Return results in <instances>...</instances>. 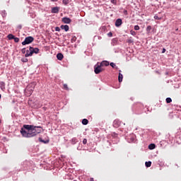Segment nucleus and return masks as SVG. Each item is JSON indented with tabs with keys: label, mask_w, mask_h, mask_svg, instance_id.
Wrapping results in <instances>:
<instances>
[{
	"label": "nucleus",
	"mask_w": 181,
	"mask_h": 181,
	"mask_svg": "<svg viewBox=\"0 0 181 181\" xmlns=\"http://www.w3.org/2000/svg\"><path fill=\"white\" fill-rule=\"evenodd\" d=\"M165 101H166L167 104H170V102L172 101V98H167Z\"/></svg>",
	"instance_id": "24"
},
{
	"label": "nucleus",
	"mask_w": 181,
	"mask_h": 181,
	"mask_svg": "<svg viewBox=\"0 0 181 181\" xmlns=\"http://www.w3.org/2000/svg\"><path fill=\"white\" fill-rule=\"evenodd\" d=\"M90 181H94V178H90Z\"/></svg>",
	"instance_id": "42"
},
{
	"label": "nucleus",
	"mask_w": 181,
	"mask_h": 181,
	"mask_svg": "<svg viewBox=\"0 0 181 181\" xmlns=\"http://www.w3.org/2000/svg\"><path fill=\"white\" fill-rule=\"evenodd\" d=\"M63 57H64V56H63V54H62V53H59L57 54V59L58 60H63Z\"/></svg>",
	"instance_id": "13"
},
{
	"label": "nucleus",
	"mask_w": 181,
	"mask_h": 181,
	"mask_svg": "<svg viewBox=\"0 0 181 181\" xmlns=\"http://www.w3.org/2000/svg\"><path fill=\"white\" fill-rule=\"evenodd\" d=\"M33 40H35V38H33V37L32 36L27 37L25 38V40L22 42V45L23 46H25L26 45H30V43H32Z\"/></svg>",
	"instance_id": "3"
},
{
	"label": "nucleus",
	"mask_w": 181,
	"mask_h": 181,
	"mask_svg": "<svg viewBox=\"0 0 181 181\" xmlns=\"http://www.w3.org/2000/svg\"><path fill=\"white\" fill-rule=\"evenodd\" d=\"M151 30H152V27L151 25L147 26V28H146L147 33H150Z\"/></svg>",
	"instance_id": "18"
},
{
	"label": "nucleus",
	"mask_w": 181,
	"mask_h": 181,
	"mask_svg": "<svg viewBox=\"0 0 181 181\" xmlns=\"http://www.w3.org/2000/svg\"><path fill=\"white\" fill-rule=\"evenodd\" d=\"M61 29H62V30H65V32H69V29H70V28L69 27V25H61Z\"/></svg>",
	"instance_id": "11"
},
{
	"label": "nucleus",
	"mask_w": 181,
	"mask_h": 181,
	"mask_svg": "<svg viewBox=\"0 0 181 181\" xmlns=\"http://www.w3.org/2000/svg\"><path fill=\"white\" fill-rule=\"evenodd\" d=\"M156 145L155 144H150L149 146H148V149H155V148H156Z\"/></svg>",
	"instance_id": "19"
},
{
	"label": "nucleus",
	"mask_w": 181,
	"mask_h": 181,
	"mask_svg": "<svg viewBox=\"0 0 181 181\" xmlns=\"http://www.w3.org/2000/svg\"><path fill=\"white\" fill-rule=\"evenodd\" d=\"M29 53H30V47L29 49L26 50V54H25V57H29L30 56H27V54H29Z\"/></svg>",
	"instance_id": "22"
},
{
	"label": "nucleus",
	"mask_w": 181,
	"mask_h": 181,
	"mask_svg": "<svg viewBox=\"0 0 181 181\" xmlns=\"http://www.w3.org/2000/svg\"><path fill=\"white\" fill-rule=\"evenodd\" d=\"M83 145H86L87 144V139H84L83 140Z\"/></svg>",
	"instance_id": "36"
},
{
	"label": "nucleus",
	"mask_w": 181,
	"mask_h": 181,
	"mask_svg": "<svg viewBox=\"0 0 181 181\" xmlns=\"http://www.w3.org/2000/svg\"><path fill=\"white\" fill-rule=\"evenodd\" d=\"M0 98H1V95H0Z\"/></svg>",
	"instance_id": "44"
},
{
	"label": "nucleus",
	"mask_w": 181,
	"mask_h": 181,
	"mask_svg": "<svg viewBox=\"0 0 181 181\" xmlns=\"http://www.w3.org/2000/svg\"><path fill=\"white\" fill-rule=\"evenodd\" d=\"M101 67L102 66L98 63L94 66V72L95 73V74H100V73H101V71L104 70Z\"/></svg>",
	"instance_id": "4"
},
{
	"label": "nucleus",
	"mask_w": 181,
	"mask_h": 181,
	"mask_svg": "<svg viewBox=\"0 0 181 181\" xmlns=\"http://www.w3.org/2000/svg\"><path fill=\"white\" fill-rule=\"evenodd\" d=\"M119 125H121V122H119V120H115L113 122V127L115 128H118V127H119Z\"/></svg>",
	"instance_id": "7"
},
{
	"label": "nucleus",
	"mask_w": 181,
	"mask_h": 181,
	"mask_svg": "<svg viewBox=\"0 0 181 181\" xmlns=\"http://www.w3.org/2000/svg\"><path fill=\"white\" fill-rule=\"evenodd\" d=\"M122 25V20L121 18H118L117 20H116L115 26H117V28H119V26H121Z\"/></svg>",
	"instance_id": "6"
},
{
	"label": "nucleus",
	"mask_w": 181,
	"mask_h": 181,
	"mask_svg": "<svg viewBox=\"0 0 181 181\" xmlns=\"http://www.w3.org/2000/svg\"><path fill=\"white\" fill-rule=\"evenodd\" d=\"M33 53L37 54V53H39V48H33V47H30V52L29 54H27L26 56H33Z\"/></svg>",
	"instance_id": "5"
},
{
	"label": "nucleus",
	"mask_w": 181,
	"mask_h": 181,
	"mask_svg": "<svg viewBox=\"0 0 181 181\" xmlns=\"http://www.w3.org/2000/svg\"><path fill=\"white\" fill-rule=\"evenodd\" d=\"M118 43V39L117 38H113L112 40V45L115 46Z\"/></svg>",
	"instance_id": "12"
},
{
	"label": "nucleus",
	"mask_w": 181,
	"mask_h": 181,
	"mask_svg": "<svg viewBox=\"0 0 181 181\" xmlns=\"http://www.w3.org/2000/svg\"><path fill=\"white\" fill-rule=\"evenodd\" d=\"M127 42L129 44L134 43V39H132V37H129V39H127Z\"/></svg>",
	"instance_id": "20"
},
{
	"label": "nucleus",
	"mask_w": 181,
	"mask_h": 181,
	"mask_svg": "<svg viewBox=\"0 0 181 181\" xmlns=\"http://www.w3.org/2000/svg\"><path fill=\"white\" fill-rule=\"evenodd\" d=\"M13 40L16 43H19V37H14Z\"/></svg>",
	"instance_id": "26"
},
{
	"label": "nucleus",
	"mask_w": 181,
	"mask_h": 181,
	"mask_svg": "<svg viewBox=\"0 0 181 181\" xmlns=\"http://www.w3.org/2000/svg\"><path fill=\"white\" fill-rule=\"evenodd\" d=\"M122 78H124V76H122V74L119 73V76H118L119 83H122Z\"/></svg>",
	"instance_id": "14"
},
{
	"label": "nucleus",
	"mask_w": 181,
	"mask_h": 181,
	"mask_svg": "<svg viewBox=\"0 0 181 181\" xmlns=\"http://www.w3.org/2000/svg\"><path fill=\"white\" fill-rule=\"evenodd\" d=\"M119 73H121V70H119Z\"/></svg>",
	"instance_id": "43"
},
{
	"label": "nucleus",
	"mask_w": 181,
	"mask_h": 181,
	"mask_svg": "<svg viewBox=\"0 0 181 181\" xmlns=\"http://www.w3.org/2000/svg\"><path fill=\"white\" fill-rule=\"evenodd\" d=\"M139 29H140L139 25L134 26V30H139Z\"/></svg>",
	"instance_id": "32"
},
{
	"label": "nucleus",
	"mask_w": 181,
	"mask_h": 181,
	"mask_svg": "<svg viewBox=\"0 0 181 181\" xmlns=\"http://www.w3.org/2000/svg\"><path fill=\"white\" fill-rule=\"evenodd\" d=\"M39 141H40V142H42V144H47V142L45 141V140L42 139V138H39Z\"/></svg>",
	"instance_id": "27"
},
{
	"label": "nucleus",
	"mask_w": 181,
	"mask_h": 181,
	"mask_svg": "<svg viewBox=\"0 0 181 181\" xmlns=\"http://www.w3.org/2000/svg\"><path fill=\"white\" fill-rule=\"evenodd\" d=\"M42 132L41 127L24 124L23 128L21 129V134L24 138H33Z\"/></svg>",
	"instance_id": "1"
},
{
	"label": "nucleus",
	"mask_w": 181,
	"mask_h": 181,
	"mask_svg": "<svg viewBox=\"0 0 181 181\" xmlns=\"http://www.w3.org/2000/svg\"><path fill=\"white\" fill-rule=\"evenodd\" d=\"M129 142H135V136L130 137Z\"/></svg>",
	"instance_id": "23"
},
{
	"label": "nucleus",
	"mask_w": 181,
	"mask_h": 181,
	"mask_svg": "<svg viewBox=\"0 0 181 181\" xmlns=\"http://www.w3.org/2000/svg\"><path fill=\"white\" fill-rule=\"evenodd\" d=\"M59 11H60V8L54 7L52 8V13H59Z\"/></svg>",
	"instance_id": "9"
},
{
	"label": "nucleus",
	"mask_w": 181,
	"mask_h": 181,
	"mask_svg": "<svg viewBox=\"0 0 181 181\" xmlns=\"http://www.w3.org/2000/svg\"><path fill=\"white\" fill-rule=\"evenodd\" d=\"M35 87H36V82H33L26 87L25 94L27 97H30L35 90Z\"/></svg>",
	"instance_id": "2"
},
{
	"label": "nucleus",
	"mask_w": 181,
	"mask_h": 181,
	"mask_svg": "<svg viewBox=\"0 0 181 181\" xmlns=\"http://www.w3.org/2000/svg\"><path fill=\"white\" fill-rule=\"evenodd\" d=\"M165 52H166V49L163 48L162 53H165Z\"/></svg>",
	"instance_id": "40"
},
{
	"label": "nucleus",
	"mask_w": 181,
	"mask_h": 181,
	"mask_svg": "<svg viewBox=\"0 0 181 181\" xmlns=\"http://www.w3.org/2000/svg\"><path fill=\"white\" fill-rule=\"evenodd\" d=\"M107 36H109V37H112V33L110 32L107 33Z\"/></svg>",
	"instance_id": "37"
},
{
	"label": "nucleus",
	"mask_w": 181,
	"mask_h": 181,
	"mask_svg": "<svg viewBox=\"0 0 181 181\" xmlns=\"http://www.w3.org/2000/svg\"><path fill=\"white\" fill-rule=\"evenodd\" d=\"M110 66H111V67H112L114 69L116 65H115V64L114 62H111L110 63Z\"/></svg>",
	"instance_id": "35"
},
{
	"label": "nucleus",
	"mask_w": 181,
	"mask_h": 181,
	"mask_svg": "<svg viewBox=\"0 0 181 181\" xmlns=\"http://www.w3.org/2000/svg\"><path fill=\"white\" fill-rule=\"evenodd\" d=\"M52 2H57L59 0H51Z\"/></svg>",
	"instance_id": "41"
},
{
	"label": "nucleus",
	"mask_w": 181,
	"mask_h": 181,
	"mask_svg": "<svg viewBox=\"0 0 181 181\" xmlns=\"http://www.w3.org/2000/svg\"><path fill=\"white\" fill-rule=\"evenodd\" d=\"M130 33H131V35H132V36H135V35H136V33L134 30H131Z\"/></svg>",
	"instance_id": "28"
},
{
	"label": "nucleus",
	"mask_w": 181,
	"mask_h": 181,
	"mask_svg": "<svg viewBox=\"0 0 181 181\" xmlns=\"http://www.w3.org/2000/svg\"><path fill=\"white\" fill-rule=\"evenodd\" d=\"M21 62H23V63H28L29 60L27 58H23V59H21Z\"/></svg>",
	"instance_id": "25"
},
{
	"label": "nucleus",
	"mask_w": 181,
	"mask_h": 181,
	"mask_svg": "<svg viewBox=\"0 0 181 181\" xmlns=\"http://www.w3.org/2000/svg\"><path fill=\"white\" fill-rule=\"evenodd\" d=\"M55 30H56V32H60V28L56 27Z\"/></svg>",
	"instance_id": "38"
},
{
	"label": "nucleus",
	"mask_w": 181,
	"mask_h": 181,
	"mask_svg": "<svg viewBox=\"0 0 181 181\" xmlns=\"http://www.w3.org/2000/svg\"><path fill=\"white\" fill-rule=\"evenodd\" d=\"M110 1L113 5H117V0H110Z\"/></svg>",
	"instance_id": "29"
},
{
	"label": "nucleus",
	"mask_w": 181,
	"mask_h": 181,
	"mask_svg": "<svg viewBox=\"0 0 181 181\" xmlns=\"http://www.w3.org/2000/svg\"><path fill=\"white\" fill-rule=\"evenodd\" d=\"M21 52L23 53V54H25L26 53V48H23Z\"/></svg>",
	"instance_id": "30"
},
{
	"label": "nucleus",
	"mask_w": 181,
	"mask_h": 181,
	"mask_svg": "<svg viewBox=\"0 0 181 181\" xmlns=\"http://www.w3.org/2000/svg\"><path fill=\"white\" fill-rule=\"evenodd\" d=\"M154 19L156 21H160V18H159L158 16H154Z\"/></svg>",
	"instance_id": "34"
},
{
	"label": "nucleus",
	"mask_w": 181,
	"mask_h": 181,
	"mask_svg": "<svg viewBox=\"0 0 181 181\" xmlns=\"http://www.w3.org/2000/svg\"><path fill=\"white\" fill-rule=\"evenodd\" d=\"M102 67H104V66H110V62L108 61H103L100 64H99Z\"/></svg>",
	"instance_id": "10"
},
{
	"label": "nucleus",
	"mask_w": 181,
	"mask_h": 181,
	"mask_svg": "<svg viewBox=\"0 0 181 181\" xmlns=\"http://www.w3.org/2000/svg\"><path fill=\"white\" fill-rule=\"evenodd\" d=\"M70 1L69 0H63L62 3L64 5H69Z\"/></svg>",
	"instance_id": "21"
},
{
	"label": "nucleus",
	"mask_w": 181,
	"mask_h": 181,
	"mask_svg": "<svg viewBox=\"0 0 181 181\" xmlns=\"http://www.w3.org/2000/svg\"><path fill=\"white\" fill-rule=\"evenodd\" d=\"M151 165H152V162H151V161H146L145 163V165L146 168H151Z\"/></svg>",
	"instance_id": "15"
},
{
	"label": "nucleus",
	"mask_w": 181,
	"mask_h": 181,
	"mask_svg": "<svg viewBox=\"0 0 181 181\" xmlns=\"http://www.w3.org/2000/svg\"><path fill=\"white\" fill-rule=\"evenodd\" d=\"M76 40H77V38H76V37H74L71 40V43H73L74 42H76Z\"/></svg>",
	"instance_id": "33"
},
{
	"label": "nucleus",
	"mask_w": 181,
	"mask_h": 181,
	"mask_svg": "<svg viewBox=\"0 0 181 181\" xmlns=\"http://www.w3.org/2000/svg\"><path fill=\"white\" fill-rule=\"evenodd\" d=\"M64 90H69V86H67V84H64Z\"/></svg>",
	"instance_id": "31"
},
{
	"label": "nucleus",
	"mask_w": 181,
	"mask_h": 181,
	"mask_svg": "<svg viewBox=\"0 0 181 181\" xmlns=\"http://www.w3.org/2000/svg\"><path fill=\"white\" fill-rule=\"evenodd\" d=\"M82 124H83V125H87V124H88V119H83L82 120Z\"/></svg>",
	"instance_id": "17"
},
{
	"label": "nucleus",
	"mask_w": 181,
	"mask_h": 181,
	"mask_svg": "<svg viewBox=\"0 0 181 181\" xmlns=\"http://www.w3.org/2000/svg\"><path fill=\"white\" fill-rule=\"evenodd\" d=\"M62 22L64 23H71V19H70L67 17H64L62 18Z\"/></svg>",
	"instance_id": "8"
},
{
	"label": "nucleus",
	"mask_w": 181,
	"mask_h": 181,
	"mask_svg": "<svg viewBox=\"0 0 181 181\" xmlns=\"http://www.w3.org/2000/svg\"><path fill=\"white\" fill-rule=\"evenodd\" d=\"M123 13L124 15H128V11L124 10Z\"/></svg>",
	"instance_id": "39"
},
{
	"label": "nucleus",
	"mask_w": 181,
	"mask_h": 181,
	"mask_svg": "<svg viewBox=\"0 0 181 181\" xmlns=\"http://www.w3.org/2000/svg\"><path fill=\"white\" fill-rule=\"evenodd\" d=\"M8 40H12V39H15V36L12 34H8L7 36Z\"/></svg>",
	"instance_id": "16"
}]
</instances>
